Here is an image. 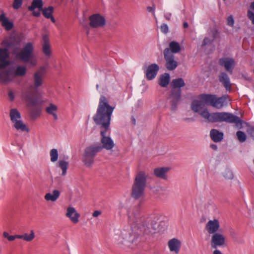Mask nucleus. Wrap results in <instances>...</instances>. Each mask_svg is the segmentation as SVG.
Here are the masks:
<instances>
[{
  "instance_id": "1",
  "label": "nucleus",
  "mask_w": 254,
  "mask_h": 254,
  "mask_svg": "<svg viewBox=\"0 0 254 254\" xmlns=\"http://www.w3.org/2000/svg\"><path fill=\"white\" fill-rule=\"evenodd\" d=\"M115 107L109 104L107 98L102 95L100 97L99 104L96 114L93 117V120L97 126H100L101 136L100 145L101 150L106 149L107 150L112 149L115 144L112 139L106 136L107 132L110 129L111 116Z\"/></svg>"
},
{
  "instance_id": "2",
  "label": "nucleus",
  "mask_w": 254,
  "mask_h": 254,
  "mask_svg": "<svg viewBox=\"0 0 254 254\" xmlns=\"http://www.w3.org/2000/svg\"><path fill=\"white\" fill-rule=\"evenodd\" d=\"M201 94L199 96V100H195L191 104V109L195 113H199V115L210 123L226 122L229 124H235L237 126L242 125V120L232 113L228 112H215L210 113L205 108V102L202 99Z\"/></svg>"
},
{
  "instance_id": "3",
  "label": "nucleus",
  "mask_w": 254,
  "mask_h": 254,
  "mask_svg": "<svg viewBox=\"0 0 254 254\" xmlns=\"http://www.w3.org/2000/svg\"><path fill=\"white\" fill-rule=\"evenodd\" d=\"M127 215L128 222L131 227H137L145 234L155 233L158 227V217L154 215L146 217L142 216L139 206L129 208Z\"/></svg>"
},
{
  "instance_id": "4",
  "label": "nucleus",
  "mask_w": 254,
  "mask_h": 254,
  "mask_svg": "<svg viewBox=\"0 0 254 254\" xmlns=\"http://www.w3.org/2000/svg\"><path fill=\"white\" fill-rule=\"evenodd\" d=\"M10 64H0V82L8 83L13 81L16 76H23L26 73L25 66H19L16 68L9 66Z\"/></svg>"
},
{
  "instance_id": "5",
  "label": "nucleus",
  "mask_w": 254,
  "mask_h": 254,
  "mask_svg": "<svg viewBox=\"0 0 254 254\" xmlns=\"http://www.w3.org/2000/svg\"><path fill=\"white\" fill-rule=\"evenodd\" d=\"M147 174L144 171H139L136 175L132 186L131 195L135 199H138L143 196L146 186Z\"/></svg>"
},
{
  "instance_id": "6",
  "label": "nucleus",
  "mask_w": 254,
  "mask_h": 254,
  "mask_svg": "<svg viewBox=\"0 0 254 254\" xmlns=\"http://www.w3.org/2000/svg\"><path fill=\"white\" fill-rule=\"evenodd\" d=\"M172 88L169 96L171 110L175 111L177 109V106L181 100L182 90L181 88L185 85L183 78H178L173 79L172 81Z\"/></svg>"
},
{
  "instance_id": "7",
  "label": "nucleus",
  "mask_w": 254,
  "mask_h": 254,
  "mask_svg": "<svg viewBox=\"0 0 254 254\" xmlns=\"http://www.w3.org/2000/svg\"><path fill=\"white\" fill-rule=\"evenodd\" d=\"M20 40L14 36H10L5 38L1 42L2 48H0V64H12L9 61L10 52L9 48L17 45Z\"/></svg>"
},
{
  "instance_id": "8",
  "label": "nucleus",
  "mask_w": 254,
  "mask_h": 254,
  "mask_svg": "<svg viewBox=\"0 0 254 254\" xmlns=\"http://www.w3.org/2000/svg\"><path fill=\"white\" fill-rule=\"evenodd\" d=\"M101 151L100 145L93 144L85 148L83 155L82 161L84 165L91 167L94 161L96 154Z\"/></svg>"
},
{
  "instance_id": "9",
  "label": "nucleus",
  "mask_w": 254,
  "mask_h": 254,
  "mask_svg": "<svg viewBox=\"0 0 254 254\" xmlns=\"http://www.w3.org/2000/svg\"><path fill=\"white\" fill-rule=\"evenodd\" d=\"M201 97L206 105L211 106L217 109L222 108L227 104L226 97L225 96L217 97L215 95L203 94Z\"/></svg>"
},
{
  "instance_id": "10",
  "label": "nucleus",
  "mask_w": 254,
  "mask_h": 254,
  "mask_svg": "<svg viewBox=\"0 0 254 254\" xmlns=\"http://www.w3.org/2000/svg\"><path fill=\"white\" fill-rule=\"evenodd\" d=\"M13 54L16 60L25 63L30 62L34 57L33 47L32 43H27L20 52H16L14 51Z\"/></svg>"
},
{
  "instance_id": "11",
  "label": "nucleus",
  "mask_w": 254,
  "mask_h": 254,
  "mask_svg": "<svg viewBox=\"0 0 254 254\" xmlns=\"http://www.w3.org/2000/svg\"><path fill=\"white\" fill-rule=\"evenodd\" d=\"M181 48L179 43L171 41L169 43V48H166L164 51V58L166 64H178L174 54L179 52Z\"/></svg>"
},
{
  "instance_id": "12",
  "label": "nucleus",
  "mask_w": 254,
  "mask_h": 254,
  "mask_svg": "<svg viewBox=\"0 0 254 254\" xmlns=\"http://www.w3.org/2000/svg\"><path fill=\"white\" fill-rule=\"evenodd\" d=\"M137 239L138 235L136 234L124 231L118 236V244L121 247H129L132 244H137Z\"/></svg>"
},
{
  "instance_id": "13",
  "label": "nucleus",
  "mask_w": 254,
  "mask_h": 254,
  "mask_svg": "<svg viewBox=\"0 0 254 254\" xmlns=\"http://www.w3.org/2000/svg\"><path fill=\"white\" fill-rule=\"evenodd\" d=\"M48 68V65L46 64L40 67L34 73L33 82L34 89H38L43 85Z\"/></svg>"
},
{
  "instance_id": "14",
  "label": "nucleus",
  "mask_w": 254,
  "mask_h": 254,
  "mask_svg": "<svg viewBox=\"0 0 254 254\" xmlns=\"http://www.w3.org/2000/svg\"><path fill=\"white\" fill-rule=\"evenodd\" d=\"M23 97L33 106L40 105L42 101L37 97L36 91H32L31 89H28L22 93Z\"/></svg>"
},
{
  "instance_id": "15",
  "label": "nucleus",
  "mask_w": 254,
  "mask_h": 254,
  "mask_svg": "<svg viewBox=\"0 0 254 254\" xmlns=\"http://www.w3.org/2000/svg\"><path fill=\"white\" fill-rule=\"evenodd\" d=\"M89 25L93 28L103 27L106 24L104 16L99 13L93 14L89 17Z\"/></svg>"
},
{
  "instance_id": "16",
  "label": "nucleus",
  "mask_w": 254,
  "mask_h": 254,
  "mask_svg": "<svg viewBox=\"0 0 254 254\" xmlns=\"http://www.w3.org/2000/svg\"><path fill=\"white\" fill-rule=\"evenodd\" d=\"M143 69L146 79L152 80L156 76L159 67L158 64H149L148 66H143Z\"/></svg>"
},
{
  "instance_id": "17",
  "label": "nucleus",
  "mask_w": 254,
  "mask_h": 254,
  "mask_svg": "<svg viewBox=\"0 0 254 254\" xmlns=\"http://www.w3.org/2000/svg\"><path fill=\"white\" fill-rule=\"evenodd\" d=\"M225 242L224 236L220 233H215L211 237L210 244L213 249H216L218 247H223Z\"/></svg>"
},
{
  "instance_id": "18",
  "label": "nucleus",
  "mask_w": 254,
  "mask_h": 254,
  "mask_svg": "<svg viewBox=\"0 0 254 254\" xmlns=\"http://www.w3.org/2000/svg\"><path fill=\"white\" fill-rule=\"evenodd\" d=\"M220 227L219 221L217 219L209 220L206 224L205 229L210 234L217 233Z\"/></svg>"
},
{
  "instance_id": "19",
  "label": "nucleus",
  "mask_w": 254,
  "mask_h": 254,
  "mask_svg": "<svg viewBox=\"0 0 254 254\" xmlns=\"http://www.w3.org/2000/svg\"><path fill=\"white\" fill-rule=\"evenodd\" d=\"M66 216L69 218L72 223L76 224L79 221L80 214L76 212L74 207H69L67 208Z\"/></svg>"
},
{
  "instance_id": "20",
  "label": "nucleus",
  "mask_w": 254,
  "mask_h": 254,
  "mask_svg": "<svg viewBox=\"0 0 254 254\" xmlns=\"http://www.w3.org/2000/svg\"><path fill=\"white\" fill-rule=\"evenodd\" d=\"M209 135L211 140L214 142H220L223 139L224 133L217 129H211Z\"/></svg>"
},
{
  "instance_id": "21",
  "label": "nucleus",
  "mask_w": 254,
  "mask_h": 254,
  "mask_svg": "<svg viewBox=\"0 0 254 254\" xmlns=\"http://www.w3.org/2000/svg\"><path fill=\"white\" fill-rule=\"evenodd\" d=\"M219 80L222 83L225 89L227 90L230 91L231 89V84L227 74L224 72H221L219 75Z\"/></svg>"
},
{
  "instance_id": "22",
  "label": "nucleus",
  "mask_w": 254,
  "mask_h": 254,
  "mask_svg": "<svg viewBox=\"0 0 254 254\" xmlns=\"http://www.w3.org/2000/svg\"><path fill=\"white\" fill-rule=\"evenodd\" d=\"M181 242L175 238L170 240L168 242V246L170 251L174 252L176 254H178L181 248Z\"/></svg>"
},
{
  "instance_id": "23",
  "label": "nucleus",
  "mask_w": 254,
  "mask_h": 254,
  "mask_svg": "<svg viewBox=\"0 0 254 254\" xmlns=\"http://www.w3.org/2000/svg\"><path fill=\"white\" fill-rule=\"evenodd\" d=\"M43 52L46 56H49L51 54V50L49 39L47 35L43 36Z\"/></svg>"
},
{
  "instance_id": "24",
  "label": "nucleus",
  "mask_w": 254,
  "mask_h": 254,
  "mask_svg": "<svg viewBox=\"0 0 254 254\" xmlns=\"http://www.w3.org/2000/svg\"><path fill=\"white\" fill-rule=\"evenodd\" d=\"M0 22H1V25L7 31L10 30L13 27V24L10 22L5 17V14L4 12L0 15Z\"/></svg>"
},
{
  "instance_id": "25",
  "label": "nucleus",
  "mask_w": 254,
  "mask_h": 254,
  "mask_svg": "<svg viewBox=\"0 0 254 254\" xmlns=\"http://www.w3.org/2000/svg\"><path fill=\"white\" fill-rule=\"evenodd\" d=\"M40 11L42 12V14L45 18L47 19H50L52 22L53 23L56 22V20L52 15L54 12V7L53 6H50L47 8L43 7L42 9H41Z\"/></svg>"
},
{
  "instance_id": "26",
  "label": "nucleus",
  "mask_w": 254,
  "mask_h": 254,
  "mask_svg": "<svg viewBox=\"0 0 254 254\" xmlns=\"http://www.w3.org/2000/svg\"><path fill=\"white\" fill-rule=\"evenodd\" d=\"M169 170L168 167L157 168L154 170V174L157 178L166 179V174Z\"/></svg>"
},
{
  "instance_id": "27",
  "label": "nucleus",
  "mask_w": 254,
  "mask_h": 254,
  "mask_svg": "<svg viewBox=\"0 0 254 254\" xmlns=\"http://www.w3.org/2000/svg\"><path fill=\"white\" fill-rule=\"evenodd\" d=\"M60 191L57 190H55L53 191L52 194L50 192L47 193L45 194L44 198L47 201H51L54 202L58 199L60 196Z\"/></svg>"
},
{
  "instance_id": "28",
  "label": "nucleus",
  "mask_w": 254,
  "mask_h": 254,
  "mask_svg": "<svg viewBox=\"0 0 254 254\" xmlns=\"http://www.w3.org/2000/svg\"><path fill=\"white\" fill-rule=\"evenodd\" d=\"M170 80V74L168 73H165L160 76L159 79V84L162 87H166L168 85Z\"/></svg>"
},
{
  "instance_id": "29",
  "label": "nucleus",
  "mask_w": 254,
  "mask_h": 254,
  "mask_svg": "<svg viewBox=\"0 0 254 254\" xmlns=\"http://www.w3.org/2000/svg\"><path fill=\"white\" fill-rule=\"evenodd\" d=\"M43 1L42 0H33L31 5L28 7L29 11H33L36 8L41 10L43 8Z\"/></svg>"
},
{
  "instance_id": "30",
  "label": "nucleus",
  "mask_w": 254,
  "mask_h": 254,
  "mask_svg": "<svg viewBox=\"0 0 254 254\" xmlns=\"http://www.w3.org/2000/svg\"><path fill=\"white\" fill-rule=\"evenodd\" d=\"M10 117L12 123L21 118L20 113L16 109H11L10 111Z\"/></svg>"
},
{
  "instance_id": "31",
  "label": "nucleus",
  "mask_w": 254,
  "mask_h": 254,
  "mask_svg": "<svg viewBox=\"0 0 254 254\" xmlns=\"http://www.w3.org/2000/svg\"><path fill=\"white\" fill-rule=\"evenodd\" d=\"M14 123V127L17 130H21L22 131H26L28 130L26 125L24 124L21 121L17 120L13 122Z\"/></svg>"
},
{
  "instance_id": "32",
  "label": "nucleus",
  "mask_w": 254,
  "mask_h": 254,
  "mask_svg": "<svg viewBox=\"0 0 254 254\" xmlns=\"http://www.w3.org/2000/svg\"><path fill=\"white\" fill-rule=\"evenodd\" d=\"M68 163L64 160H60L59 166L62 170V175L64 176L66 174V170L68 168Z\"/></svg>"
},
{
  "instance_id": "33",
  "label": "nucleus",
  "mask_w": 254,
  "mask_h": 254,
  "mask_svg": "<svg viewBox=\"0 0 254 254\" xmlns=\"http://www.w3.org/2000/svg\"><path fill=\"white\" fill-rule=\"evenodd\" d=\"M51 157V161L52 162H55L57 161L58 158V152L57 149H52L50 152Z\"/></svg>"
},
{
  "instance_id": "34",
  "label": "nucleus",
  "mask_w": 254,
  "mask_h": 254,
  "mask_svg": "<svg viewBox=\"0 0 254 254\" xmlns=\"http://www.w3.org/2000/svg\"><path fill=\"white\" fill-rule=\"evenodd\" d=\"M213 39H212L210 37H205L203 40L201 47L203 49L205 50L206 46L207 45L211 44L213 42Z\"/></svg>"
},
{
  "instance_id": "35",
  "label": "nucleus",
  "mask_w": 254,
  "mask_h": 254,
  "mask_svg": "<svg viewBox=\"0 0 254 254\" xmlns=\"http://www.w3.org/2000/svg\"><path fill=\"white\" fill-rule=\"evenodd\" d=\"M235 61L233 58L225 57L220 59L219 64H234Z\"/></svg>"
},
{
  "instance_id": "36",
  "label": "nucleus",
  "mask_w": 254,
  "mask_h": 254,
  "mask_svg": "<svg viewBox=\"0 0 254 254\" xmlns=\"http://www.w3.org/2000/svg\"><path fill=\"white\" fill-rule=\"evenodd\" d=\"M236 135L238 139L241 142H245L247 139V136L245 132L242 131H238L236 132Z\"/></svg>"
},
{
  "instance_id": "37",
  "label": "nucleus",
  "mask_w": 254,
  "mask_h": 254,
  "mask_svg": "<svg viewBox=\"0 0 254 254\" xmlns=\"http://www.w3.org/2000/svg\"><path fill=\"white\" fill-rule=\"evenodd\" d=\"M209 35L211 37L210 38L214 40L219 37V32L216 28L213 27L210 29Z\"/></svg>"
},
{
  "instance_id": "38",
  "label": "nucleus",
  "mask_w": 254,
  "mask_h": 254,
  "mask_svg": "<svg viewBox=\"0 0 254 254\" xmlns=\"http://www.w3.org/2000/svg\"><path fill=\"white\" fill-rule=\"evenodd\" d=\"M57 110V107L53 104H50L49 107L46 108V112L50 115H52L53 113H55Z\"/></svg>"
},
{
  "instance_id": "39",
  "label": "nucleus",
  "mask_w": 254,
  "mask_h": 254,
  "mask_svg": "<svg viewBox=\"0 0 254 254\" xmlns=\"http://www.w3.org/2000/svg\"><path fill=\"white\" fill-rule=\"evenodd\" d=\"M34 238V233L33 231H31L30 234H25L23 235V240L27 242L31 241Z\"/></svg>"
},
{
  "instance_id": "40",
  "label": "nucleus",
  "mask_w": 254,
  "mask_h": 254,
  "mask_svg": "<svg viewBox=\"0 0 254 254\" xmlns=\"http://www.w3.org/2000/svg\"><path fill=\"white\" fill-rule=\"evenodd\" d=\"M22 0H14L12 6L13 8L17 9L21 7L22 4Z\"/></svg>"
},
{
  "instance_id": "41",
  "label": "nucleus",
  "mask_w": 254,
  "mask_h": 254,
  "mask_svg": "<svg viewBox=\"0 0 254 254\" xmlns=\"http://www.w3.org/2000/svg\"><path fill=\"white\" fill-rule=\"evenodd\" d=\"M161 32L164 34H167L169 32L168 25L165 23H163L160 26Z\"/></svg>"
},
{
  "instance_id": "42",
  "label": "nucleus",
  "mask_w": 254,
  "mask_h": 254,
  "mask_svg": "<svg viewBox=\"0 0 254 254\" xmlns=\"http://www.w3.org/2000/svg\"><path fill=\"white\" fill-rule=\"evenodd\" d=\"M247 15L248 18L252 21V23L254 25V12L251 10H248Z\"/></svg>"
},
{
  "instance_id": "43",
  "label": "nucleus",
  "mask_w": 254,
  "mask_h": 254,
  "mask_svg": "<svg viewBox=\"0 0 254 254\" xmlns=\"http://www.w3.org/2000/svg\"><path fill=\"white\" fill-rule=\"evenodd\" d=\"M227 71L232 74L234 64H223Z\"/></svg>"
},
{
  "instance_id": "44",
  "label": "nucleus",
  "mask_w": 254,
  "mask_h": 254,
  "mask_svg": "<svg viewBox=\"0 0 254 254\" xmlns=\"http://www.w3.org/2000/svg\"><path fill=\"white\" fill-rule=\"evenodd\" d=\"M227 25L230 26H233L234 23V20L232 15L228 17L227 19Z\"/></svg>"
},
{
  "instance_id": "45",
  "label": "nucleus",
  "mask_w": 254,
  "mask_h": 254,
  "mask_svg": "<svg viewBox=\"0 0 254 254\" xmlns=\"http://www.w3.org/2000/svg\"><path fill=\"white\" fill-rule=\"evenodd\" d=\"M166 68L168 70H173L175 69L178 64H166Z\"/></svg>"
},
{
  "instance_id": "46",
  "label": "nucleus",
  "mask_w": 254,
  "mask_h": 254,
  "mask_svg": "<svg viewBox=\"0 0 254 254\" xmlns=\"http://www.w3.org/2000/svg\"><path fill=\"white\" fill-rule=\"evenodd\" d=\"M155 9V6L154 4H153L152 6H147L146 8V9L148 12H153V13H154Z\"/></svg>"
},
{
  "instance_id": "47",
  "label": "nucleus",
  "mask_w": 254,
  "mask_h": 254,
  "mask_svg": "<svg viewBox=\"0 0 254 254\" xmlns=\"http://www.w3.org/2000/svg\"><path fill=\"white\" fill-rule=\"evenodd\" d=\"M40 110L39 109L35 108L32 110V113L36 115H38L40 114Z\"/></svg>"
},
{
  "instance_id": "48",
  "label": "nucleus",
  "mask_w": 254,
  "mask_h": 254,
  "mask_svg": "<svg viewBox=\"0 0 254 254\" xmlns=\"http://www.w3.org/2000/svg\"><path fill=\"white\" fill-rule=\"evenodd\" d=\"M8 95L9 97L10 100L11 101H12L14 99V96L13 92L12 91H10V92H9Z\"/></svg>"
},
{
  "instance_id": "49",
  "label": "nucleus",
  "mask_w": 254,
  "mask_h": 254,
  "mask_svg": "<svg viewBox=\"0 0 254 254\" xmlns=\"http://www.w3.org/2000/svg\"><path fill=\"white\" fill-rule=\"evenodd\" d=\"M250 134L254 140V126L250 129Z\"/></svg>"
},
{
  "instance_id": "50",
  "label": "nucleus",
  "mask_w": 254,
  "mask_h": 254,
  "mask_svg": "<svg viewBox=\"0 0 254 254\" xmlns=\"http://www.w3.org/2000/svg\"><path fill=\"white\" fill-rule=\"evenodd\" d=\"M100 214H101V212L99 211H98V210H96V211H95L93 214H92V216L93 217H97Z\"/></svg>"
},
{
  "instance_id": "51",
  "label": "nucleus",
  "mask_w": 254,
  "mask_h": 254,
  "mask_svg": "<svg viewBox=\"0 0 254 254\" xmlns=\"http://www.w3.org/2000/svg\"><path fill=\"white\" fill-rule=\"evenodd\" d=\"M32 14L33 16L35 17H39L40 15V12L39 11H35L34 10L33 11H32Z\"/></svg>"
},
{
  "instance_id": "52",
  "label": "nucleus",
  "mask_w": 254,
  "mask_h": 254,
  "mask_svg": "<svg viewBox=\"0 0 254 254\" xmlns=\"http://www.w3.org/2000/svg\"><path fill=\"white\" fill-rule=\"evenodd\" d=\"M210 147L214 150H217V148H218L217 145H216L215 144H211L210 145Z\"/></svg>"
},
{
  "instance_id": "53",
  "label": "nucleus",
  "mask_w": 254,
  "mask_h": 254,
  "mask_svg": "<svg viewBox=\"0 0 254 254\" xmlns=\"http://www.w3.org/2000/svg\"><path fill=\"white\" fill-rule=\"evenodd\" d=\"M16 238H15V235L14 236H10L9 235V236L8 237L7 239L9 241H12L14 240Z\"/></svg>"
},
{
  "instance_id": "54",
  "label": "nucleus",
  "mask_w": 254,
  "mask_h": 254,
  "mask_svg": "<svg viewBox=\"0 0 254 254\" xmlns=\"http://www.w3.org/2000/svg\"><path fill=\"white\" fill-rule=\"evenodd\" d=\"M213 254H223L221 252L218 250H217V249L213 251Z\"/></svg>"
},
{
  "instance_id": "55",
  "label": "nucleus",
  "mask_w": 254,
  "mask_h": 254,
  "mask_svg": "<svg viewBox=\"0 0 254 254\" xmlns=\"http://www.w3.org/2000/svg\"><path fill=\"white\" fill-rule=\"evenodd\" d=\"M227 173L229 174V176H225V177L227 178L228 179H232L233 178V175L231 173V174H230V171H227Z\"/></svg>"
},
{
  "instance_id": "56",
  "label": "nucleus",
  "mask_w": 254,
  "mask_h": 254,
  "mask_svg": "<svg viewBox=\"0 0 254 254\" xmlns=\"http://www.w3.org/2000/svg\"><path fill=\"white\" fill-rule=\"evenodd\" d=\"M3 235L4 238H6L7 239H8V237L9 236L8 233L6 232H4Z\"/></svg>"
},
{
  "instance_id": "57",
  "label": "nucleus",
  "mask_w": 254,
  "mask_h": 254,
  "mask_svg": "<svg viewBox=\"0 0 254 254\" xmlns=\"http://www.w3.org/2000/svg\"><path fill=\"white\" fill-rule=\"evenodd\" d=\"M188 26H189V24H188V23L187 22H184V23H183V27L184 28H188Z\"/></svg>"
},
{
  "instance_id": "58",
  "label": "nucleus",
  "mask_w": 254,
  "mask_h": 254,
  "mask_svg": "<svg viewBox=\"0 0 254 254\" xmlns=\"http://www.w3.org/2000/svg\"><path fill=\"white\" fill-rule=\"evenodd\" d=\"M250 8L252 10H254V1L251 3Z\"/></svg>"
},
{
  "instance_id": "59",
  "label": "nucleus",
  "mask_w": 254,
  "mask_h": 254,
  "mask_svg": "<svg viewBox=\"0 0 254 254\" xmlns=\"http://www.w3.org/2000/svg\"><path fill=\"white\" fill-rule=\"evenodd\" d=\"M15 238L23 239V235H15Z\"/></svg>"
},
{
  "instance_id": "60",
  "label": "nucleus",
  "mask_w": 254,
  "mask_h": 254,
  "mask_svg": "<svg viewBox=\"0 0 254 254\" xmlns=\"http://www.w3.org/2000/svg\"><path fill=\"white\" fill-rule=\"evenodd\" d=\"M170 15L171 14H170L169 15H165L164 16L167 20L169 21L170 20Z\"/></svg>"
},
{
  "instance_id": "61",
  "label": "nucleus",
  "mask_w": 254,
  "mask_h": 254,
  "mask_svg": "<svg viewBox=\"0 0 254 254\" xmlns=\"http://www.w3.org/2000/svg\"><path fill=\"white\" fill-rule=\"evenodd\" d=\"M131 122H132V123L133 125H135V119H134V118L133 117H131Z\"/></svg>"
},
{
  "instance_id": "62",
  "label": "nucleus",
  "mask_w": 254,
  "mask_h": 254,
  "mask_svg": "<svg viewBox=\"0 0 254 254\" xmlns=\"http://www.w3.org/2000/svg\"><path fill=\"white\" fill-rule=\"evenodd\" d=\"M52 115L53 116L54 119L55 120H57L58 119V116L55 113H53Z\"/></svg>"
},
{
  "instance_id": "63",
  "label": "nucleus",
  "mask_w": 254,
  "mask_h": 254,
  "mask_svg": "<svg viewBox=\"0 0 254 254\" xmlns=\"http://www.w3.org/2000/svg\"><path fill=\"white\" fill-rule=\"evenodd\" d=\"M184 120L186 121H194L193 119L190 118H185V119H184Z\"/></svg>"
},
{
  "instance_id": "64",
  "label": "nucleus",
  "mask_w": 254,
  "mask_h": 254,
  "mask_svg": "<svg viewBox=\"0 0 254 254\" xmlns=\"http://www.w3.org/2000/svg\"><path fill=\"white\" fill-rule=\"evenodd\" d=\"M82 26L84 28H88V26L87 24H82Z\"/></svg>"
}]
</instances>
